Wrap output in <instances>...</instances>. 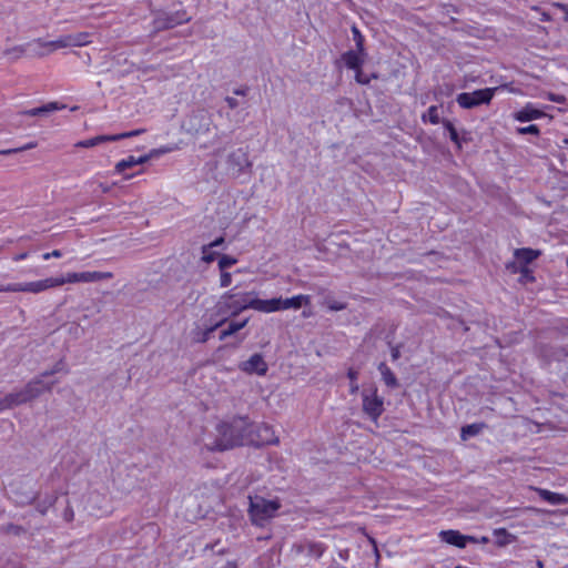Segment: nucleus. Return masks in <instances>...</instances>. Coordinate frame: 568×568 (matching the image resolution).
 Here are the masks:
<instances>
[{"label":"nucleus","mask_w":568,"mask_h":568,"mask_svg":"<svg viewBox=\"0 0 568 568\" xmlns=\"http://www.w3.org/2000/svg\"><path fill=\"white\" fill-rule=\"evenodd\" d=\"M252 424L246 417H234L229 423H220L216 426V437L205 444V448L211 452H224L248 443V436L252 434Z\"/></svg>","instance_id":"f257e3e1"},{"label":"nucleus","mask_w":568,"mask_h":568,"mask_svg":"<svg viewBox=\"0 0 568 568\" xmlns=\"http://www.w3.org/2000/svg\"><path fill=\"white\" fill-rule=\"evenodd\" d=\"M248 308L250 306L247 292H226L219 297L214 305V315L217 317L214 323L221 327L231 317H235Z\"/></svg>","instance_id":"f03ea898"},{"label":"nucleus","mask_w":568,"mask_h":568,"mask_svg":"<svg viewBox=\"0 0 568 568\" xmlns=\"http://www.w3.org/2000/svg\"><path fill=\"white\" fill-rule=\"evenodd\" d=\"M248 516L253 525L263 527L270 519H272L277 510L281 508V503L277 499L268 500L262 496L248 497Z\"/></svg>","instance_id":"7ed1b4c3"},{"label":"nucleus","mask_w":568,"mask_h":568,"mask_svg":"<svg viewBox=\"0 0 568 568\" xmlns=\"http://www.w3.org/2000/svg\"><path fill=\"white\" fill-rule=\"evenodd\" d=\"M497 88H486L473 92L459 93L456 98L457 103L463 109H473L481 104H489Z\"/></svg>","instance_id":"20e7f679"},{"label":"nucleus","mask_w":568,"mask_h":568,"mask_svg":"<svg viewBox=\"0 0 568 568\" xmlns=\"http://www.w3.org/2000/svg\"><path fill=\"white\" fill-rule=\"evenodd\" d=\"M252 162L248 159V152L239 148L232 151L226 159L227 173L233 178H239L245 172H251Z\"/></svg>","instance_id":"39448f33"},{"label":"nucleus","mask_w":568,"mask_h":568,"mask_svg":"<svg viewBox=\"0 0 568 568\" xmlns=\"http://www.w3.org/2000/svg\"><path fill=\"white\" fill-rule=\"evenodd\" d=\"M362 408L373 422H377L384 413V398L377 394L375 387L362 392Z\"/></svg>","instance_id":"423d86ee"},{"label":"nucleus","mask_w":568,"mask_h":568,"mask_svg":"<svg viewBox=\"0 0 568 568\" xmlns=\"http://www.w3.org/2000/svg\"><path fill=\"white\" fill-rule=\"evenodd\" d=\"M212 123L209 111L201 109L192 112L183 122V129L185 132L197 135L206 133L210 130Z\"/></svg>","instance_id":"0eeeda50"},{"label":"nucleus","mask_w":568,"mask_h":568,"mask_svg":"<svg viewBox=\"0 0 568 568\" xmlns=\"http://www.w3.org/2000/svg\"><path fill=\"white\" fill-rule=\"evenodd\" d=\"M191 17L185 11H176L173 13L159 12L153 20L154 32L172 29L182 23L189 22Z\"/></svg>","instance_id":"6e6552de"},{"label":"nucleus","mask_w":568,"mask_h":568,"mask_svg":"<svg viewBox=\"0 0 568 568\" xmlns=\"http://www.w3.org/2000/svg\"><path fill=\"white\" fill-rule=\"evenodd\" d=\"M10 491L19 505H30L37 499V493L31 487L30 479H17L10 483Z\"/></svg>","instance_id":"1a4fd4ad"},{"label":"nucleus","mask_w":568,"mask_h":568,"mask_svg":"<svg viewBox=\"0 0 568 568\" xmlns=\"http://www.w3.org/2000/svg\"><path fill=\"white\" fill-rule=\"evenodd\" d=\"M43 378L39 375L30 379L22 388L29 402L38 398L45 392L52 390L54 382H45Z\"/></svg>","instance_id":"9d476101"},{"label":"nucleus","mask_w":568,"mask_h":568,"mask_svg":"<svg viewBox=\"0 0 568 568\" xmlns=\"http://www.w3.org/2000/svg\"><path fill=\"white\" fill-rule=\"evenodd\" d=\"M113 274L111 272H81V273H68L65 276H60L59 278L65 283H78V282H98L102 280L112 278Z\"/></svg>","instance_id":"9b49d317"},{"label":"nucleus","mask_w":568,"mask_h":568,"mask_svg":"<svg viewBox=\"0 0 568 568\" xmlns=\"http://www.w3.org/2000/svg\"><path fill=\"white\" fill-rule=\"evenodd\" d=\"M248 293V306L252 310L263 312V313H272L281 311V297H274L271 300H261L255 297L254 292Z\"/></svg>","instance_id":"f8f14e48"},{"label":"nucleus","mask_w":568,"mask_h":568,"mask_svg":"<svg viewBox=\"0 0 568 568\" xmlns=\"http://www.w3.org/2000/svg\"><path fill=\"white\" fill-rule=\"evenodd\" d=\"M248 443L256 446L278 444V438L274 435L272 427L268 425L256 426V438L253 433L248 436Z\"/></svg>","instance_id":"ddd939ff"},{"label":"nucleus","mask_w":568,"mask_h":568,"mask_svg":"<svg viewBox=\"0 0 568 568\" xmlns=\"http://www.w3.org/2000/svg\"><path fill=\"white\" fill-rule=\"evenodd\" d=\"M63 285V281L59 277H49L36 282L21 283L22 292L28 293H40L51 287H57Z\"/></svg>","instance_id":"4468645a"},{"label":"nucleus","mask_w":568,"mask_h":568,"mask_svg":"<svg viewBox=\"0 0 568 568\" xmlns=\"http://www.w3.org/2000/svg\"><path fill=\"white\" fill-rule=\"evenodd\" d=\"M241 369L247 374L265 375L268 366L261 354H253L247 361L241 364Z\"/></svg>","instance_id":"2eb2a0df"},{"label":"nucleus","mask_w":568,"mask_h":568,"mask_svg":"<svg viewBox=\"0 0 568 568\" xmlns=\"http://www.w3.org/2000/svg\"><path fill=\"white\" fill-rule=\"evenodd\" d=\"M439 536L443 541L458 548H465L468 541H476L475 537L462 535L457 530H442Z\"/></svg>","instance_id":"dca6fc26"},{"label":"nucleus","mask_w":568,"mask_h":568,"mask_svg":"<svg viewBox=\"0 0 568 568\" xmlns=\"http://www.w3.org/2000/svg\"><path fill=\"white\" fill-rule=\"evenodd\" d=\"M29 403L23 389L7 394L0 397V412Z\"/></svg>","instance_id":"f3484780"},{"label":"nucleus","mask_w":568,"mask_h":568,"mask_svg":"<svg viewBox=\"0 0 568 568\" xmlns=\"http://www.w3.org/2000/svg\"><path fill=\"white\" fill-rule=\"evenodd\" d=\"M29 403L23 389L7 394L0 397V412Z\"/></svg>","instance_id":"a211bd4d"},{"label":"nucleus","mask_w":568,"mask_h":568,"mask_svg":"<svg viewBox=\"0 0 568 568\" xmlns=\"http://www.w3.org/2000/svg\"><path fill=\"white\" fill-rule=\"evenodd\" d=\"M220 326L216 323L205 324L204 328L196 326L192 331V339L195 343H206L211 336V334L219 328Z\"/></svg>","instance_id":"6ab92c4d"},{"label":"nucleus","mask_w":568,"mask_h":568,"mask_svg":"<svg viewBox=\"0 0 568 568\" xmlns=\"http://www.w3.org/2000/svg\"><path fill=\"white\" fill-rule=\"evenodd\" d=\"M310 303H311V297L308 295H303V294H300V295H296L293 297H288V298L281 297V311L288 310V308L298 310L303 305H308Z\"/></svg>","instance_id":"aec40b11"},{"label":"nucleus","mask_w":568,"mask_h":568,"mask_svg":"<svg viewBox=\"0 0 568 568\" xmlns=\"http://www.w3.org/2000/svg\"><path fill=\"white\" fill-rule=\"evenodd\" d=\"M151 155H142L135 158L133 155L128 156L126 159L121 160L115 164V172L123 173L126 169H131L134 165L143 164L150 160Z\"/></svg>","instance_id":"412c9836"},{"label":"nucleus","mask_w":568,"mask_h":568,"mask_svg":"<svg viewBox=\"0 0 568 568\" xmlns=\"http://www.w3.org/2000/svg\"><path fill=\"white\" fill-rule=\"evenodd\" d=\"M363 54L364 53H359L358 50H357V52L349 50L342 54V60L344 61L345 65L348 69L357 71L358 69H361V67L364 62V60L362 58Z\"/></svg>","instance_id":"4be33fe9"},{"label":"nucleus","mask_w":568,"mask_h":568,"mask_svg":"<svg viewBox=\"0 0 568 568\" xmlns=\"http://www.w3.org/2000/svg\"><path fill=\"white\" fill-rule=\"evenodd\" d=\"M544 115L545 113L542 111L528 104L515 114V119L519 122H528L539 119Z\"/></svg>","instance_id":"5701e85b"},{"label":"nucleus","mask_w":568,"mask_h":568,"mask_svg":"<svg viewBox=\"0 0 568 568\" xmlns=\"http://www.w3.org/2000/svg\"><path fill=\"white\" fill-rule=\"evenodd\" d=\"M538 494L541 499L552 505L568 504V497L562 494L554 493L547 489H538Z\"/></svg>","instance_id":"b1692460"},{"label":"nucleus","mask_w":568,"mask_h":568,"mask_svg":"<svg viewBox=\"0 0 568 568\" xmlns=\"http://www.w3.org/2000/svg\"><path fill=\"white\" fill-rule=\"evenodd\" d=\"M62 108H63V105H59L58 102H50V103L39 106V108L26 110L21 114L29 115V116L47 115L50 112L60 110Z\"/></svg>","instance_id":"393cba45"},{"label":"nucleus","mask_w":568,"mask_h":568,"mask_svg":"<svg viewBox=\"0 0 568 568\" xmlns=\"http://www.w3.org/2000/svg\"><path fill=\"white\" fill-rule=\"evenodd\" d=\"M378 371H379V373L382 375V379L386 384V386H388L390 388H397L399 386L395 374L392 372V369L385 363H381L378 365Z\"/></svg>","instance_id":"a878e982"},{"label":"nucleus","mask_w":568,"mask_h":568,"mask_svg":"<svg viewBox=\"0 0 568 568\" xmlns=\"http://www.w3.org/2000/svg\"><path fill=\"white\" fill-rule=\"evenodd\" d=\"M540 255V251H535L532 248H517L515 251L516 258L524 263L525 266L532 261H535Z\"/></svg>","instance_id":"bb28decb"},{"label":"nucleus","mask_w":568,"mask_h":568,"mask_svg":"<svg viewBox=\"0 0 568 568\" xmlns=\"http://www.w3.org/2000/svg\"><path fill=\"white\" fill-rule=\"evenodd\" d=\"M248 323V318H245L241 322H231L227 326V328L221 331L220 333V341L226 339L229 336L235 334L236 332L241 331L246 326Z\"/></svg>","instance_id":"cd10ccee"},{"label":"nucleus","mask_w":568,"mask_h":568,"mask_svg":"<svg viewBox=\"0 0 568 568\" xmlns=\"http://www.w3.org/2000/svg\"><path fill=\"white\" fill-rule=\"evenodd\" d=\"M485 427H486V425L484 423H475V424L466 425V426L462 427L460 437L463 440H466L469 437H474V436L478 435Z\"/></svg>","instance_id":"c85d7f7f"},{"label":"nucleus","mask_w":568,"mask_h":568,"mask_svg":"<svg viewBox=\"0 0 568 568\" xmlns=\"http://www.w3.org/2000/svg\"><path fill=\"white\" fill-rule=\"evenodd\" d=\"M104 142H112L111 135H98L75 143L77 148H93Z\"/></svg>","instance_id":"c756f323"},{"label":"nucleus","mask_w":568,"mask_h":568,"mask_svg":"<svg viewBox=\"0 0 568 568\" xmlns=\"http://www.w3.org/2000/svg\"><path fill=\"white\" fill-rule=\"evenodd\" d=\"M70 47H82L90 43V34L88 32H79L69 34Z\"/></svg>","instance_id":"7c9ffc66"},{"label":"nucleus","mask_w":568,"mask_h":568,"mask_svg":"<svg viewBox=\"0 0 568 568\" xmlns=\"http://www.w3.org/2000/svg\"><path fill=\"white\" fill-rule=\"evenodd\" d=\"M36 42L39 43L42 47H51L52 50L70 47L69 34L64 36V37H61V38H59L57 40L49 41V42H43L40 39H38Z\"/></svg>","instance_id":"2f4dec72"},{"label":"nucleus","mask_w":568,"mask_h":568,"mask_svg":"<svg viewBox=\"0 0 568 568\" xmlns=\"http://www.w3.org/2000/svg\"><path fill=\"white\" fill-rule=\"evenodd\" d=\"M57 499V495H48L37 504L36 508L42 516H44L48 513L49 508H51L55 504Z\"/></svg>","instance_id":"473e14b6"},{"label":"nucleus","mask_w":568,"mask_h":568,"mask_svg":"<svg viewBox=\"0 0 568 568\" xmlns=\"http://www.w3.org/2000/svg\"><path fill=\"white\" fill-rule=\"evenodd\" d=\"M443 124H444L445 129L448 131L450 140L458 148H462L459 135H458V132H457L456 128L454 126V124L449 120H443Z\"/></svg>","instance_id":"72a5a7b5"},{"label":"nucleus","mask_w":568,"mask_h":568,"mask_svg":"<svg viewBox=\"0 0 568 568\" xmlns=\"http://www.w3.org/2000/svg\"><path fill=\"white\" fill-rule=\"evenodd\" d=\"M2 531L13 536H21L27 534V529L23 526L16 524H7L6 526L2 527Z\"/></svg>","instance_id":"f704fd0d"},{"label":"nucleus","mask_w":568,"mask_h":568,"mask_svg":"<svg viewBox=\"0 0 568 568\" xmlns=\"http://www.w3.org/2000/svg\"><path fill=\"white\" fill-rule=\"evenodd\" d=\"M237 260L231 255H222L219 260L220 271H226V268L236 264Z\"/></svg>","instance_id":"c9c22d12"},{"label":"nucleus","mask_w":568,"mask_h":568,"mask_svg":"<svg viewBox=\"0 0 568 568\" xmlns=\"http://www.w3.org/2000/svg\"><path fill=\"white\" fill-rule=\"evenodd\" d=\"M352 32L357 50L359 51V53H364V37L355 26H353Z\"/></svg>","instance_id":"e433bc0d"},{"label":"nucleus","mask_w":568,"mask_h":568,"mask_svg":"<svg viewBox=\"0 0 568 568\" xmlns=\"http://www.w3.org/2000/svg\"><path fill=\"white\" fill-rule=\"evenodd\" d=\"M426 116L433 124H438L440 122L439 115H438V108L436 105L429 106L427 110V114L423 115V120H426Z\"/></svg>","instance_id":"4c0bfd02"},{"label":"nucleus","mask_w":568,"mask_h":568,"mask_svg":"<svg viewBox=\"0 0 568 568\" xmlns=\"http://www.w3.org/2000/svg\"><path fill=\"white\" fill-rule=\"evenodd\" d=\"M347 377L351 381V393L355 394L359 388L357 384L358 372L354 368H349L347 372Z\"/></svg>","instance_id":"58836bf2"},{"label":"nucleus","mask_w":568,"mask_h":568,"mask_svg":"<svg viewBox=\"0 0 568 568\" xmlns=\"http://www.w3.org/2000/svg\"><path fill=\"white\" fill-rule=\"evenodd\" d=\"M36 146H37L36 142H30V143H28V144H26L23 146H20V148L2 150V151H0V154L9 155V154L19 153V152H22V151H26V150H30V149H33Z\"/></svg>","instance_id":"ea45409f"},{"label":"nucleus","mask_w":568,"mask_h":568,"mask_svg":"<svg viewBox=\"0 0 568 568\" xmlns=\"http://www.w3.org/2000/svg\"><path fill=\"white\" fill-rule=\"evenodd\" d=\"M143 131L144 130H134V131L123 132V133H119V134H110L111 141L114 142V141H120V140L128 139L131 136H135V135H139L140 133H142Z\"/></svg>","instance_id":"a19ab883"},{"label":"nucleus","mask_w":568,"mask_h":568,"mask_svg":"<svg viewBox=\"0 0 568 568\" xmlns=\"http://www.w3.org/2000/svg\"><path fill=\"white\" fill-rule=\"evenodd\" d=\"M64 368V363L62 359H60L59 362H57L53 367L49 371H44L43 373H41V377H48V376H51V375H54L57 373H60L62 372Z\"/></svg>","instance_id":"79ce46f5"},{"label":"nucleus","mask_w":568,"mask_h":568,"mask_svg":"<svg viewBox=\"0 0 568 568\" xmlns=\"http://www.w3.org/2000/svg\"><path fill=\"white\" fill-rule=\"evenodd\" d=\"M519 134H539V128L535 124H530L528 126H523L517 129Z\"/></svg>","instance_id":"37998d69"},{"label":"nucleus","mask_w":568,"mask_h":568,"mask_svg":"<svg viewBox=\"0 0 568 568\" xmlns=\"http://www.w3.org/2000/svg\"><path fill=\"white\" fill-rule=\"evenodd\" d=\"M0 292H22L21 283L0 284Z\"/></svg>","instance_id":"c03bdc74"},{"label":"nucleus","mask_w":568,"mask_h":568,"mask_svg":"<svg viewBox=\"0 0 568 568\" xmlns=\"http://www.w3.org/2000/svg\"><path fill=\"white\" fill-rule=\"evenodd\" d=\"M232 283V275L226 271H221L220 285L221 287H227Z\"/></svg>","instance_id":"a18cd8bd"},{"label":"nucleus","mask_w":568,"mask_h":568,"mask_svg":"<svg viewBox=\"0 0 568 568\" xmlns=\"http://www.w3.org/2000/svg\"><path fill=\"white\" fill-rule=\"evenodd\" d=\"M210 247L207 245H203L202 247V252H203V256H202V260L205 262V263H211L215 260V253L214 252H210L209 251Z\"/></svg>","instance_id":"49530a36"},{"label":"nucleus","mask_w":568,"mask_h":568,"mask_svg":"<svg viewBox=\"0 0 568 568\" xmlns=\"http://www.w3.org/2000/svg\"><path fill=\"white\" fill-rule=\"evenodd\" d=\"M355 80L359 84H368L371 82V78L362 72L361 69L356 71Z\"/></svg>","instance_id":"de8ad7c7"},{"label":"nucleus","mask_w":568,"mask_h":568,"mask_svg":"<svg viewBox=\"0 0 568 568\" xmlns=\"http://www.w3.org/2000/svg\"><path fill=\"white\" fill-rule=\"evenodd\" d=\"M63 519L68 523L74 519V511L70 505H68L63 511Z\"/></svg>","instance_id":"09e8293b"},{"label":"nucleus","mask_w":568,"mask_h":568,"mask_svg":"<svg viewBox=\"0 0 568 568\" xmlns=\"http://www.w3.org/2000/svg\"><path fill=\"white\" fill-rule=\"evenodd\" d=\"M331 311H342L346 308V304L342 302H333L328 305Z\"/></svg>","instance_id":"8fccbe9b"},{"label":"nucleus","mask_w":568,"mask_h":568,"mask_svg":"<svg viewBox=\"0 0 568 568\" xmlns=\"http://www.w3.org/2000/svg\"><path fill=\"white\" fill-rule=\"evenodd\" d=\"M61 256H62V253H61V251H60V250H53V251H52V252H50V253H44L42 257H43L44 260H49V258H51V257H57V258H58V257H61Z\"/></svg>","instance_id":"3c124183"},{"label":"nucleus","mask_w":568,"mask_h":568,"mask_svg":"<svg viewBox=\"0 0 568 568\" xmlns=\"http://www.w3.org/2000/svg\"><path fill=\"white\" fill-rule=\"evenodd\" d=\"M225 101L229 105L230 109H236L239 106V102L235 98H232V97H226L225 98Z\"/></svg>","instance_id":"603ef678"},{"label":"nucleus","mask_w":568,"mask_h":568,"mask_svg":"<svg viewBox=\"0 0 568 568\" xmlns=\"http://www.w3.org/2000/svg\"><path fill=\"white\" fill-rule=\"evenodd\" d=\"M390 355H392V359H393V361L398 359V358H399V356H400L399 347H398V346H394V347H392Z\"/></svg>","instance_id":"864d4df0"},{"label":"nucleus","mask_w":568,"mask_h":568,"mask_svg":"<svg viewBox=\"0 0 568 568\" xmlns=\"http://www.w3.org/2000/svg\"><path fill=\"white\" fill-rule=\"evenodd\" d=\"M566 356L568 357V348L567 349L566 348H561V349L556 352V357L558 359H561V358H564Z\"/></svg>","instance_id":"5fc2aeb1"},{"label":"nucleus","mask_w":568,"mask_h":568,"mask_svg":"<svg viewBox=\"0 0 568 568\" xmlns=\"http://www.w3.org/2000/svg\"><path fill=\"white\" fill-rule=\"evenodd\" d=\"M223 242H224V239L223 237H219V239L214 240L213 242H211L210 244H207V246L210 248H212V247L221 245Z\"/></svg>","instance_id":"6e6d98bb"},{"label":"nucleus","mask_w":568,"mask_h":568,"mask_svg":"<svg viewBox=\"0 0 568 568\" xmlns=\"http://www.w3.org/2000/svg\"><path fill=\"white\" fill-rule=\"evenodd\" d=\"M247 88H241V89H235L234 90V94L236 95H245L247 93Z\"/></svg>","instance_id":"4d7b16f0"},{"label":"nucleus","mask_w":568,"mask_h":568,"mask_svg":"<svg viewBox=\"0 0 568 568\" xmlns=\"http://www.w3.org/2000/svg\"><path fill=\"white\" fill-rule=\"evenodd\" d=\"M28 256V253H20V254H17L16 256H13V261H21V260H24L27 258Z\"/></svg>","instance_id":"13d9d810"},{"label":"nucleus","mask_w":568,"mask_h":568,"mask_svg":"<svg viewBox=\"0 0 568 568\" xmlns=\"http://www.w3.org/2000/svg\"><path fill=\"white\" fill-rule=\"evenodd\" d=\"M496 536H499V535H503V536H508V532L505 528H499V529H496L495 532H494Z\"/></svg>","instance_id":"bf43d9fd"},{"label":"nucleus","mask_w":568,"mask_h":568,"mask_svg":"<svg viewBox=\"0 0 568 568\" xmlns=\"http://www.w3.org/2000/svg\"><path fill=\"white\" fill-rule=\"evenodd\" d=\"M554 6L560 8L561 10H564L568 14V7L566 4L554 3Z\"/></svg>","instance_id":"052dcab7"},{"label":"nucleus","mask_w":568,"mask_h":568,"mask_svg":"<svg viewBox=\"0 0 568 568\" xmlns=\"http://www.w3.org/2000/svg\"><path fill=\"white\" fill-rule=\"evenodd\" d=\"M216 320H217V317L214 315V308H213L207 324L214 323Z\"/></svg>","instance_id":"680f3d73"},{"label":"nucleus","mask_w":568,"mask_h":568,"mask_svg":"<svg viewBox=\"0 0 568 568\" xmlns=\"http://www.w3.org/2000/svg\"><path fill=\"white\" fill-rule=\"evenodd\" d=\"M100 187H101L103 193H108L110 191V186L109 185L100 184Z\"/></svg>","instance_id":"e2e57ef3"},{"label":"nucleus","mask_w":568,"mask_h":568,"mask_svg":"<svg viewBox=\"0 0 568 568\" xmlns=\"http://www.w3.org/2000/svg\"><path fill=\"white\" fill-rule=\"evenodd\" d=\"M520 272H521L523 274H525V277H528V272H529V270H528L526 266H524V267L520 270Z\"/></svg>","instance_id":"0e129e2a"},{"label":"nucleus","mask_w":568,"mask_h":568,"mask_svg":"<svg viewBox=\"0 0 568 568\" xmlns=\"http://www.w3.org/2000/svg\"><path fill=\"white\" fill-rule=\"evenodd\" d=\"M536 568H544V562L541 560H537Z\"/></svg>","instance_id":"69168bd1"},{"label":"nucleus","mask_w":568,"mask_h":568,"mask_svg":"<svg viewBox=\"0 0 568 568\" xmlns=\"http://www.w3.org/2000/svg\"><path fill=\"white\" fill-rule=\"evenodd\" d=\"M541 20H542V21H548V20H550L549 14H547V13H542V18H541Z\"/></svg>","instance_id":"338daca9"},{"label":"nucleus","mask_w":568,"mask_h":568,"mask_svg":"<svg viewBox=\"0 0 568 568\" xmlns=\"http://www.w3.org/2000/svg\"><path fill=\"white\" fill-rule=\"evenodd\" d=\"M488 541H489V538L485 537V536L481 537V539H480V542H483V544H487Z\"/></svg>","instance_id":"774afa93"}]
</instances>
